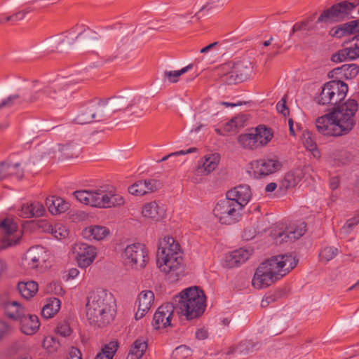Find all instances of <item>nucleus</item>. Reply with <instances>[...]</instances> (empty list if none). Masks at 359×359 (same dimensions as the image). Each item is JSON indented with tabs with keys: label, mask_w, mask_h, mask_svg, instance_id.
I'll list each match as a JSON object with an SVG mask.
<instances>
[{
	"label": "nucleus",
	"mask_w": 359,
	"mask_h": 359,
	"mask_svg": "<svg viewBox=\"0 0 359 359\" xmlns=\"http://www.w3.org/2000/svg\"><path fill=\"white\" fill-rule=\"evenodd\" d=\"M311 21H312L311 19L307 18L301 22H296L293 25L292 32L294 33L296 32L301 31V30H305V29L309 30L310 29L308 28V26Z\"/></svg>",
	"instance_id": "obj_57"
},
{
	"label": "nucleus",
	"mask_w": 359,
	"mask_h": 359,
	"mask_svg": "<svg viewBox=\"0 0 359 359\" xmlns=\"http://www.w3.org/2000/svg\"><path fill=\"white\" fill-rule=\"evenodd\" d=\"M175 307L172 304L165 303L160 306L155 312L153 318V327L156 329L165 328L172 326L171 320L173 317Z\"/></svg>",
	"instance_id": "obj_15"
},
{
	"label": "nucleus",
	"mask_w": 359,
	"mask_h": 359,
	"mask_svg": "<svg viewBox=\"0 0 359 359\" xmlns=\"http://www.w3.org/2000/svg\"><path fill=\"white\" fill-rule=\"evenodd\" d=\"M238 142L245 149L255 150L259 148L253 133L241 134L238 137Z\"/></svg>",
	"instance_id": "obj_40"
},
{
	"label": "nucleus",
	"mask_w": 359,
	"mask_h": 359,
	"mask_svg": "<svg viewBox=\"0 0 359 359\" xmlns=\"http://www.w3.org/2000/svg\"><path fill=\"white\" fill-rule=\"evenodd\" d=\"M22 102L19 95H11L0 103V109L4 107H10L15 103H21Z\"/></svg>",
	"instance_id": "obj_53"
},
{
	"label": "nucleus",
	"mask_w": 359,
	"mask_h": 359,
	"mask_svg": "<svg viewBox=\"0 0 359 359\" xmlns=\"http://www.w3.org/2000/svg\"><path fill=\"white\" fill-rule=\"evenodd\" d=\"M252 197L250 187L247 184H241L231 189L226 193V198L241 205V208L248 204Z\"/></svg>",
	"instance_id": "obj_19"
},
{
	"label": "nucleus",
	"mask_w": 359,
	"mask_h": 359,
	"mask_svg": "<svg viewBox=\"0 0 359 359\" xmlns=\"http://www.w3.org/2000/svg\"><path fill=\"white\" fill-rule=\"evenodd\" d=\"M154 302V294L151 290H143L137 297V310L135 315L136 320L142 318L150 310Z\"/></svg>",
	"instance_id": "obj_20"
},
{
	"label": "nucleus",
	"mask_w": 359,
	"mask_h": 359,
	"mask_svg": "<svg viewBox=\"0 0 359 359\" xmlns=\"http://www.w3.org/2000/svg\"><path fill=\"white\" fill-rule=\"evenodd\" d=\"M359 73V66L356 64H345L340 67L334 68L330 72V76L340 79H353L357 76Z\"/></svg>",
	"instance_id": "obj_22"
},
{
	"label": "nucleus",
	"mask_w": 359,
	"mask_h": 359,
	"mask_svg": "<svg viewBox=\"0 0 359 359\" xmlns=\"http://www.w3.org/2000/svg\"><path fill=\"white\" fill-rule=\"evenodd\" d=\"M342 27V29L346 34H351L353 33L358 32V25L355 22V20H353L351 22H348L347 23H344L341 25Z\"/></svg>",
	"instance_id": "obj_55"
},
{
	"label": "nucleus",
	"mask_w": 359,
	"mask_h": 359,
	"mask_svg": "<svg viewBox=\"0 0 359 359\" xmlns=\"http://www.w3.org/2000/svg\"><path fill=\"white\" fill-rule=\"evenodd\" d=\"M72 252L79 266L81 268L89 266L97 256L96 248L84 243H75L72 246Z\"/></svg>",
	"instance_id": "obj_13"
},
{
	"label": "nucleus",
	"mask_w": 359,
	"mask_h": 359,
	"mask_svg": "<svg viewBox=\"0 0 359 359\" xmlns=\"http://www.w3.org/2000/svg\"><path fill=\"white\" fill-rule=\"evenodd\" d=\"M104 191L100 189L88 190V205L97 208H103Z\"/></svg>",
	"instance_id": "obj_39"
},
{
	"label": "nucleus",
	"mask_w": 359,
	"mask_h": 359,
	"mask_svg": "<svg viewBox=\"0 0 359 359\" xmlns=\"http://www.w3.org/2000/svg\"><path fill=\"white\" fill-rule=\"evenodd\" d=\"M90 103H102L104 106V110L109 109L114 111L124 109L129 105L127 98L121 95L112 97L106 101L94 100L90 101Z\"/></svg>",
	"instance_id": "obj_24"
},
{
	"label": "nucleus",
	"mask_w": 359,
	"mask_h": 359,
	"mask_svg": "<svg viewBox=\"0 0 359 359\" xmlns=\"http://www.w3.org/2000/svg\"><path fill=\"white\" fill-rule=\"evenodd\" d=\"M26 103H43L41 89L32 92L29 97L25 100Z\"/></svg>",
	"instance_id": "obj_54"
},
{
	"label": "nucleus",
	"mask_w": 359,
	"mask_h": 359,
	"mask_svg": "<svg viewBox=\"0 0 359 359\" xmlns=\"http://www.w3.org/2000/svg\"><path fill=\"white\" fill-rule=\"evenodd\" d=\"M41 93L44 103L48 101L55 100L59 95L62 94V91L58 93L53 87L48 86L41 88Z\"/></svg>",
	"instance_id": "obj_41"
},
{
	"label": "nucleus",
	"mask_w": 359,
	"mask_h": 359,
	"mask_svg": "<svg viewBox=\"0 0 359 359\" xmlns=\"http://www.w3.org/2000/svg\"><path fill=\"white\" fill-rule=\"evenodd\" d=\"M250 255V251L246 249L234 250L226 256V265L229 268L237 266L248 260Z\"/></svg>",
	"instance_id": "obj_26"
},
{
	"label": "nucleus",
	"mask_w": 359,
	"mask_h": 359,
	"mask_svg": "<svg viewBox=\"0 0 359 359\" xmlns=\"http://www.w3.org/2000/svg\"><path fill=\"white\" fill-rule=\"evenodd\" d=\"M359 57V46L355 44L353 47L344 48L339 50L331 57L333 62L339 63L346 60H355Z\"/></svg>",
	"instance_id": "obj_28"
},
{
	"label": "nucleus",
	"mask_w": 359,
	"mask_h": 359,
	"mask_svg": "<svg viewBox=\"0 0 359 359\" xmlns=\"http://www.w3.org/2000/svg\"><path fill=\"white\" fill-rule=\"evenodd\" d=\"M46 205L48 211L54 215L65 212L69 208V203L64 199L54 196L46 198Z\"/></svg>",
	"instance_id": "obj_29"
},
{
	"label": "nucleus",
	"mask_w": 359,
	"mask_h": 359,
	"mask_svg": "<svg viewBox=\"0 0 359 359\" xmlns=\"http://www.w3.org/2000/svg\"><path fill=\"white\" fill-rule=\"evenodd\" d=\"M116 299L111 293L100 290L91 293L86 304V317L90 324L102 327L114 319Z\"/></svg>",
	"instance_id": "obj_2"
},
{
	"label": "nucleus",
	"mask_w": 359,
	"mask_h": 359,
	"mask_svg": "<svg viewBox=\"0 0 359 359\" xmlns=\"http://www.w3.org/2000/svg\"><path fill=\"white\" fill-rule=\"evenodd\" d=\"M148 348V341L144 337L136 339L131 344L127 359H141Z\"/></svg>",
	"instance_id": "obj_27"
},
{
	"label": "nucleus",
	"mask_w": 359,
	"mask_h": 359,
	"mask_svg": "<svg viewBox=\"0 0 359 359\" xmlns=\"http://www.w3.org/2000/svg\"><path fill=\"white\" fill-rule=\"evenodd\" d=\"M5 313L12 319L20 320L25 313V311L17 302H9L5 304Z\"/></svg>",
	"instance_id": "obj_36"
},
{
	"label": "nucleus",
	"mask_w": 359,
	"mask_h": 359,
	"mask_svg": "<svg viewBox=\"0 0 359 359\" xmlns=\"http://www.w3.org/2000/svg\"><path fill=\"white\" fill-rule=\"evenodd\" d=\"M178 298L177 309L187 319H194L203 313L206 307V297L198 287H191L182 290Z\"/></svg>",
	"instance_id": "obj_4"
},
{
	"label": "nucleus",
	"mask_w": 359,
	"mask_h": 359,
	"mask_svg": "<svg viewBox=\"0 0 359 359\" xmlns=\"http://www.w3.org/2000/svg\"><path fill=\"white\" fill-rule=\"evenodd\" d=\"M0 231L2 234L1 239L3 248L16 244L22 236L21 230L11 219H5L0 223Z\"/></svg>",
	"instance_id": "obj_14"
},
{
	"label": "nucleus",
	"mask_w": 359,
	"mask_h": 359,
	"mask_svg": "<svg viewBox=\"0 0 359 359\" xmlns=\"http://www.w3.org/2000/svg\"><path fill=\"white\" fill-rule=\"evenodd\" d=\"M18 215L23 218H32L30 202L23 203L18 210Z\"/></svg>",
	"instance_id": "obj_56"
},
{
	"label": "nucleus",
	"mask_w": 359,
	"mask_h": 359,
	"mask_svg": "<svg viewBox=\"0 0 359 359\" xmlns=\"http://www.w3.org/2000/svg\"><path fill=\"white\" fill-rule=\"evenodd\" d=\"M208 175V172H206V171L203 170V168L198 163V165L193 172V176L191 180L194 183H200L203 180V177Z\"/></svg>",
	"instance_id": "obj_51"
},
{
	"label": "nucleus",
	"mask_w": 359,
	"mask_h": 359,
	"mask_svg": "<svg viewBox=\"0 0 359 359\" xmlns=\"http://www.w3.org/2000/svg\"><path fill=\"white\" fill-rule=\"evenodd\" d=\"M359 224V213H356L352 218L348 219L343 226L346 231L351 230L353 226Z\"/></svg>",
	"instance_id": "obj_59"
},
{
	"label": "nucleus",
	"mask_w": 359,
	"mask_h": 359,
	"mask_svg": "<svg viewBox=\"0 0 359 359\" xmlns=\"http://www.w3.org/2000/svg\"><path fill=\"white\" fill-rule=\"evenodd\" d=\"M55 332L57 334L65 337L69 336L72 334V330L70 327L69 323L67 322L66 320H63L58 323L55 328Z\"/></svg>",
	"instance_id": "obj_46"
},
{
	"label": "nucleus",
	"mask_w": 359,
	"mask_h": 359,
	"mask_svg": "<svg viewBox=\"0 0 359 359\" xmlns=\"http://www.w3.org/2000/svg\"><path fill=\"white\" fill-rule=\"evenodd\" d=\"M248 120V116L245 114H238L231 119V123L233 124L234 128L237 130V131L243 128L245 125V123Z\"/></svg>",
	"instance_id": "obj_50"
},
{
	"label": "nucleus",
	"mask_w": 359,
	"mask_h": 359,
	"mask_svg": "<svg viewBox=\"0 0 359 359\" xmlns=\"http://www.w3.org/2000/svg\"><path fill=\"white\" fill-rule=\"evenodd\" d=\"M358 4L350 1H343L334 4L324 11L318 17V22H333L344 19L355 8Z\"/></svg>",
	"instance_id": "obj_11"
},
{
	"label": "nucleus",
	"mask_w": 359,
	"mask_h": 359,
	"mask_svg": "<svg viewBox=\"0 0 359 359\" xmlns=\"http://www.w3.org/2000/svg\"><path fill=\"white\" fill-rule=\"evenodd\" d=\"M348 89V85L341 80L328 81L322 87L317 102L322 105L336 104L345 98Z\"/></svg>",
	"instance_id": "obj_7"
},
{
	"label": "nucleus",
	"mask_w": 359,
	"mask_h": 359,
	"mask_svg": "<svg viewBox=\"0 0 359 359\" xmlns=\"http://www.w3.org/2000/svg\"><path fill=\"white\" fill-rule=\"evenodd\" d=\"M258 226L257 227H246L243 233V238L249 241L253 238L257 232Z\"/></svg>",
	"instance_id": "obj_60"
},
{
	"label": "nucleus",
	"mask_w": 359,
	"mask_h": 359,
	"mask_svg": "<svg viewBox=\"0 0 359 359\" xmlns=\"http://www.w3.org/2000/svg\"><path fill=\"white\" fill-rule=\"evenodd\" d=\"M11 332V327L4 321H0V340Z\"/></svg>",
	"instance_id": "obj_62"
},
{
	"label": "nucleus",
	"mask_w": 359,
	"mask_h": 359,
	"mask_svg": "<svg viewBox=\"0 0 359 359\" xmlns=\"http://www.w3.org/2000/svg\"><path fill=\"white\" fill-rule=\"evenodd\" d=\"M215 130L217 135L222 136L237 132V130L234 128L233 123H231V120L225 123L221 128H216Z\"/></svg>",
	"instance_id": "obj_49"
},
{
	"label": "nucleus",
	"mask_w": 359,
	"mask_h": 359,
	"mask_svg": "<svg viewBox=\"0 0 359 359\" xmlns=\"http://www.w3.org/2000/svg\"><path fill=\"white\" fill-rule=\"evenodd\" d=\"M299 182V177L293 172H287L284 178V185L287 189L295 187Z\"/></svg>",
	"instance_id": "obj_52"
},
{
	"label": "nucleus",
	"mask_w": 359,
	"mask_h": 359,
	"mask_svg": "<svg viewBox=\"0 0 359 359\" xmlns=\"http://www.w3.org/2000/svg\"><path fill=\"white\" fill-rule=\"evenodd\" d=\"M219 161L220 155L217 153H215L205 156L198 163L209 175L217 168Z\"/></svg>",
	"instance_id": "obj_35"
},
{
	"label": "nucleus",
	"mask_w": 359,
	"mask_h": 359,
	"mask_svg": "<svg viewBox=\"0 0 359 359\" xmlns=\"http://www.w3.org/2000/svg\"><path fill=\"white\" fill-rule=\"evenodd\" d=\"M161 187V183L157 180H138L128 187V191L134 196H144L158 190Z\"/></svg>",
	"instance_id": "obj_18"
},
{
	"label": "nucleus",
	"mask_w": 359,
	"mask_h": 359,
	"mask_svg": "<svg viewBox=\"0 0 359 359\" xmlns=\"http://www.w3.org/2000/svg\"><path fill=\"white\" fill-rule=\"evenodd\" d=\"M251 346V344L248 341H244L241 342L239 345L236 346H231L228 348V351H226V354L229 355L231 354L235 353L236 352L243 353L248 352V351L250 348V346Z\"/></svg>",
	"instance_id": "obj_48"
},
{
	"label": "nucleus",
	"mask_w": 359,
	"mask_h": 359,
	"mask_svg": "<svg viewBox=\"0 0 359 359\" xmlns=\"http://www.w3.org/2000/svg\"><path fill=\"white\" fill-rule=\"evenodd\" d=\"M18 289L21 295L27 299L36 294L38 291V284L34 281L22 282L18 284Z\"/></svg>",
	"instance_id": "obj_37"
},
{
	"label": "nucleus",
	"mask_w": 359,
	"mask_h": 359,
	"mask_svg": "<svg viewBox=\"0 0 359 359\" xmlns=\"http://www.w3.org/2000/svg\"><path fill=\"white\" fill-rule=\"evenodd\" d=\"M73 195L79 202L88 205V190L75 191Z\"/></svg>",
	"instance_id": "obj_58"
},
{
	"label": "nucleus",
	"mask_w": 359,
	"mask_h": 359,
	"mask_svg": "<svg viewBox=\"0 0 359 359\" xmlns=\"http://www.w3.org/2000/svg\"><path fill=\"white\" fill-rule=\"evenodd\" d=\"M192 65H189L178 71H169L165 72V76L171 83H176L178 81L181 75L187 72L189 69H191Z\"/></svg>",
	"instance_id": "obj_44"
},
{
	"label": "nucleus",
	"mask_w": 359,
	"mask_h": 359,
	"mask_svg": "<svg viewBox=\"0 0 359 359\" xmlns=\"http://www.w3.org/2000/svg\"><path fill=\"white\" fill-rule=\"evenodd\" d=\"M123 264L131 269H142L149 261L146 245L137 243L126 246L121 254Z\"/></svg>",
	"instance_id": "obj_6"
},
{
	"label": "nucleus",
	"mask_w": 359,
	"mask_h": 359,
	"mask_svg": "<svg viewBox=\"0 0 359 359\" xmlns=\"http://www.w3.org/2000/svg\"><path fill=\"white\" fill-rule=\"evenodd\" d=\"M306 225L304 222H299L298 224H292L285 227L284 225L276 226L271 231V234L276 243H281L287 240L292 241L299 239L306 231Z\"/></svg>",
	"instance_id": "obj_10"
},
{
	"label": "nucleus",
	"mask_w": 359,
	"mask_h": 359,
	"mask_svg": "<svg viewBox=\"0 0 359 359\" xmlns=\"http://www.w3.org/2000/svg\"><path fill=\"white\" fill-rule=\"evenodd\" d=\"M60 307L61 302L59 299L50 298L42 308L41 316L46 319L51 318L58 313Z\"/></svg>",
	"instance_id": "obj_34"
},
{
	"label": "nucleus",
	"mask_w": 359,
	"mask_h": 359,
	"mask_svg": "<svg viewBox=\"0 0 359 359\" xmlns=\"http://www.w3.org/2000/svg\"><path fill=\"white\" fill-rule=\"evenodd\" d=\"M37 225L41 231L48 233H52L54 226V225L44 219L38 221Z\"/></svg>",
	"instance_id": "obj_61"
},
{
	"label": "nucleus",
	"mask_w": 359,
	"mask_h": 359,
	"mask_svg": "<svg viewBox=\"0 0 359 359\" xmlns=\"http://www.w3.org/2000/svg\"><path fill=\"white\" fill-rule=\"evenodd\" d=\"M69 359H82L81 351L75 347H72L69 352Z\"/></svg>",
	"instance_id": "obj_64"
},
{
	"label": "nucleus",
	"mask_w": 359,
	"mask_h": 359,
	"mask_svg": "<svg viewBox=\"0 0 359 359\" xmlns=\"http://www.w3.org/2000/svg\"><path fill=\"white\" fill-rule=\"evenodd\" d=\"M253 134L259 148L266 146L273 137V130L264 125L256 127Z\"/></svg>",
	"instance_id": "obj_30"
},
{
	"label": "nucleus",
	"mask_w": 359,
	"mask_h": 359,
	"mask_svg": "<svg viewBox=\"0 0 359 359\" xmlns=\"http://www.w3.org/2000/svg\"><path fill=\"white\" fill-rule=\"evenodd\" d=\"M57 239H64L69 236V229L62 223H56L54 224L53 231L51 233Z\"/></svg>",
	"instance_id": "obj_43"
},
{
	"label": "nucleus",
	"mask_w": 359,
	"mask_h": 359,
	"mask_svg": "<svg viewBox=\"0 0 359 359\" xmlns=\"http://www.w3.org/2000/svg\"><path fill=\"white\" fill-rule=\"evenodd\" d=\"M118 348V343L111 341L102 348V351L96 355L95 359H113Z\"/></svg>",
	"instance_id": "obj_38"
},
{
	"label": "nucleus",
	"mask_w": 359,
	"mask_h": 359,
	"mask_svg": "<svg viewBox=\"0 0 359 359\" xmlns=\"http://www.w3.org/2000/svg\"><path fill=\"white\" fill-rule=\"evenodd\" d=\"M48 257V253L43 247H32L26 252L22 264L27 270L42 269Z\"/></svg>",
	"instance_id": "obj_12"
},
{
	"label": "nucleus",
	"mask_w": 359,
	"mask_h": 359,
	"mask_svg": "<svg viewBox=\"0 0 359 359\" xmlns=\"http://www.w3.org/2000/svg\"><path fill=\"white\" fill-rule=\"evenodd\" d=\"M10 176H15L22 178L23 170L20 168V163H1L0 164V180Z\"/></svg>",
	"instance_id": "obj_31"
},
{
	"label": "nucleus",
	"mask_w": 359,
	"mask_h": 359,
	"mask_svg": "<svg viewBox=\"0 0 359 359\" xmlns=\"http://www.w3.org/2000/svg\"><path fill=\"white\" fill-rule=\"evenodd\" d=\"M183 252L179 242L170 236L159 240L156 264L160 271L168 274L175 272L182 265Z\"/></svg>",
	"instance_id": "obj_3"
},
{
	"label": "nucleus",
	"mask_w": 359,
	"mask_h": 359,
	"mask_svg": "<svg viewBox=\"0 0 359 359\" xmlns=\"http://www.w3.org/2000/svg\"><path fill=\"white\" fill-rule=\"evenodd\" d=\"M20 330L25 334L32 335L35 334L40 327L39 318L35 315H26L20 318Z\"/></svg>",
	"instance_id": "obj_25"
},
{
	"label": "nucleus",
	"mask_w": 359,
	"mask_h": 359,
	"mask_svg": "<svg viewBox=\"0 0 359 359\" xmlns=\"http://www.w3.org/2000/svg\"><path fill=\"white\" fill-rule=\"evenodd\" d=\"M276 108L278 112L282 114L285 117L289 114V109L286 106V101L285 99L283 98L278 102Z\"/></svg>",
	"instance_id": "obj_63"
},
{
	"label": "nucleus",
	"mask_w": 359,
	"mask_h": 359,
	"mask_svg": "<svg viewBox=\"0 0 359 359\" xmlns=\"http://www.w3.org/2000/svg\"><path fill=\"white\" fill-rule=\"evenodd\" d=\"M241 205L226 197L216 204L213 213L221 224L231 225L241 219Z\"/></svg>",
	"instance_id": "obj_8"
},
{
	"label": "nucleus",
	"mask_w": 359,
	"mask_h": 359,
	"mask_svg": "<svg viewBox=\"0 0 359 359\" xmlns=\"http://www.w3.org/2000/svg\"><path fill=\"white\" fill-rule=\"evenodd\" d=\"M231 73L232 76L234 74L236 82H243L250 76L252 67L250 64L239 62L233 65Z\"/></svg>",
	"instance_id": "obj_32"
},
{
	"label": "nucleus",
	"mask_w": 359,
	"mask_h": 359,
	"mask_svg": "<svg viewBox=\"0 0 359 359\" xmlns=\"http://www.w3.org/2000/svg\"><path fill=\"white\" fill-rule=\"evenodd\" d=\"M43 347L48 352L53 353L55 351L59 346L58 341L51 336L46 337L42 343Z\"/></svg>",
	"instance_id": "obj_47"
},
{
	"label": "nucleus",
	"mask_w": 359,
	"mask_h": 359,
	"mask_svg": "<svg viewBox=\"0 0 359 359\" xmlns=\"http://www.w3.org/2000/svg\"><path fill=\"white\" fill-rule=\"evenodd\" d=\"M338 254V249L334 247H325L319 254L320 260L321 262H329L332 259Z\"/></svg>",
	"instance_id": "obj_42"
},
{
	"label": "nucleus",
	"mask_w": 359,
	"mask_h": 359,
	"mask_svg": "<svg viewBox=\"0 0 359 359\" xmlns=\"http://www.w3.org/2000/svg\"><path fill=\"white\" fill-rule=\"evenodd\" d=\"M32 217H39L44 215L46 209L43 205L39 201L30 202Z\"/></svg>",
	"instance_id": "obj_45"
},
{
	"label": "nucleus",
	"mask_w": 359,
	"mask_h": 359,
	"mask_svg": "<svg viewBox=\"0 0 359 359\" xmlns=\"http://www.w3.org/2000/svg\"><path fill=\"white\" fill-rule=\"evenodd\" d=\"M124 198L115 190H110L105 193L104 191L103 208H111L123 205Z\"/></svg>",
	"instance_id": "obj_33"
},
{
	"label": "nucleus",
	"mask_w": 359,
	"mask_h": 359,
	"mask_svg": "<svg viewBox=\"0 0 359 359\" xmlns=\"http://www.w3.org/2000/svg\"><path fill=\"white\" fill-rule=\"evenodd\" d=\"M283 165L277 156H267L250 163L255 176L262 178L279 171Z\"/></svg>",
	"instance_id": "obj_9"
},
{
	"label": "nucleus",
	"mask_w": 359,
	"mask_h": 359,
	"mask_svg": "<svg viewBox=\"0 0 359 359\" xmlns=\"http://www.w3.org/2000/svg\"><path fill=\"white\" fill-rule=\"evenodd\" d=\"M166 208L163 204L153 201L142 205L141 214L147 219L160 222L166 217Z\"/></svg>",
	"instance_id": "obj_17"
},
{
	"label": "nucleus",
	"mask_w": 359,
	"mask_h": 359,
	"mask_svg": "<svg viewBox=\"0 0 359 359\" xmlns=\"http://www.w3.org/2000/svg\"><path fill=\"white\" fill-rule=\"evenodd\" d=\"M83 107L77 116L79 123L86 124L92 122L97 116L104 111V106L102 103H90Z\"/></svg>",
	"instance_id": "obj_21"
},
{
	"label": "nucleus",
	"mask_w": 359,
	"mask_h": 359,
	"mask_svg": "<svg viewBox=\"0 0 359 359\" xmlns=\"http://www.w3.org/2000/svg\"><path fill=\"white\" fill-rule=\"evenodd\" d=\"M109 234V229L100 225H90L82 231L83 236L87 240L102 241Z\"/></svg>",
	"instance_id": "obj_23"
},
{
	"label": "nucleus",
	"mask_w": 359,
	"mask_h": 359,
	"mask_svg": "<svg viewBox=\"0 0 359 359\" xmlns=\"http://www.w3.org/2000/svg\"><path fill=\"white\" fill-rule=\"evenodd\" d=\"M358 109L356 100L349 99L344 103L334 107L331 111L342 135L349 133L355 124V116Z\"/></svg>",
	"instance_id": "obj_5"
},
{
	"label": "nucleus",
	"mask_w": 359,
	"mask_h": 359,
	"mask_svg": "<svg viewBox=\"0 0 359 359\" xmlns=\"http://www.w3.org/2000/svg\"><path fill=\"white\" fill-rule=\"evenodd\" d=\"M292 255H278L262 262L256 269L252 285L255 289L267 287L282 278L297 264Z\"/></svg>",
	"instance_id": "obj_1"
},
{
	"label": "nucleus",
	"mask_w": 359,
	"mask_h": 359,
	"mask_svg": "<svg viewBox=\"0 0 359 359\" xmlns=\"http://www.w3.org/2000/svg\"><path fill=\"white\" fill-rule=\"evenodd\" d=\"M317 130L323 135L341 136L339 125L334 120L332 113L318 117L316 121Z\"/></svg>",
	"instance_id": "obj_16"
}]
</instances>
